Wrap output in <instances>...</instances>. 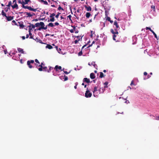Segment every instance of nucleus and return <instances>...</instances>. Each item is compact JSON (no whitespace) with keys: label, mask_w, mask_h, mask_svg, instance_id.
<instances>
[{"label":"nucleus","mask_w":159,"mask_h":159,"mask_svg":"<svg viewBox=\"0 0 159 159\" xmlns=\"http://www.w3.org/2000/svg\"><path fill=\"white\" fill-rule=\"evenodd\" d=\"M74 15L75 16V17H76V19H77V20H78L79 19V17H78V16H75V15Z\"/></svg>","instance_id":"61"},{"label":"nucleus","mask_w":159,"mask_h":159,"mask_svg":"<svg viewBox=\"0 0 159 159\" xmlns=\"http://www.w3.org/2000/svg\"><path fill=\"white\" fill-rule=\"evenodd\" d=\"M34 62V61L33 60H31L30 61V63H33Z\"/></svg>","instance_id":"46"},{"label":"nucleus","mask_w":159,"mask_h":159,"mask_svg":"<svg viewBox=\"0 0 159 159\" xmlns=\"http://www.w3.org/2000/svg\"><path fill=\"white\" fill-rule=\"evenodd\" d=\"M18 51L19 52H20L21 53L24 54V51L23 49L20 48H17Z\"/></svg>","instance_id":"14"},{"label":"nucleus","mask_w":159,"mask_h":159,"mask_svg":"<svg viewBox=\"0 0 159 159\" xmlns=\"http://www.w3.org/2000/svg\"><path fill=\"white\" fill-rule=\"evenodd\" d=\"M29 2H31V1L30 0H24V1H23V6H22V7L25 9H27L31 11L35 12L37 10L38 8L34 9L32 8L30 6H25V5L27 4Z\"/></svg>","instance_id":"1"},{"label":"nucleus","mask_w":159,"mask_h":159,"mask_svg":"<svg viewBox=\"0 0 159 159\" xmlns=\"http://www.w3.org/2000/svg\"><path fill=\"white\" fill-rule=\"evenodd\" d=\"M55 15V14L54 13H53L52 14H50V17H53Z\"/></svg>","instance_id":"30"},{"label":"nucleus","mask_w":159,"mask_h":159,"mask_svg":"<svg viewBox=\"0 0 159 159\" xmlns=\"http://www.w3.org/2000/svg\"><path fill=\"white\" fill-rule=\"evenodd\" d=\"M37 42H39L41 43H43L42 42V41L39 39H38V38H36L35 39H34Z\"/></svg>","instance_id":"22"},{"label":"nucleus","mask_w":159,"mask_h":159,"mask_svg":"<svg viewBox=\"0 0 159 159\" xmlns=\"http://www.w3.org/2000/svg\"><path fill=\"white\" fill-rule=\"evenodd\" d=\"M6 18H7V21H10L11 20H12L13 19L14 16H7V17H6Z\"/></svg>","instance_id":"10"},{"label":"nucleus","mask_w":159,"mask_h":159,"mask_svg":"<svg viewBox=\"0 0 159 159\" xmlns=\"http://www.w3.org/2000/svg\"><path fill=\"white\" fill-rule=\"evenodd\" d=\"M30 35V39H33V37L32 36V33H31V34H29Z\"/></svg>","instance_id":"50"},{"label":"nucleus","mask_w":159,"mask_h":159,"mask_svg":"<svg viewBox=\"0 0 159 159\" xmlns=\"http://www.w3.org/2000/svg\"><path fill=\"white\" fill-rule=\"evenodd\" d=\"M151 32L153 33V34H154V37H155L157 39V40L158 39V38L157 37V34H156L153 31V30L151 31Z\"/></svg>","instance_id":"21"},{"label":"nucleus","mask_w":159,"mask_h":159,"mask_svg":"<svg viewBox=\"0 0 159 159\" xmlns=\"http://www.w3.org/2000/svg\"><path fill=\"white\" fill-rule=\"evenodd\" d=\"M64 77V81H66L68 80V78L67 76H66L65 75Z\"/></svg>","instance_id":"37"},{"label":"nucleus","mask_w":159,"mask_h":159,"mask_svg":"<svg viewBox=\"0 0 159 159\" xmlns=\"http://www.w3.org/2000/svg\"><path fill=\"white\" fill-rule=\"evenodd\" d=\"M97 89H98V87H94V90L93 91V93H94V92L97 91Z\"/></svg>","instance_id":"31"},{"label":"nucleus","mask_w":159,"mask_h":159,"mask_svg":"<svg viewBox=\"0 0 159 159\" xmlns=\"http://www.w3.org/2000/svg\"><path fill=\"white\" fill-rule=\"evenodd\" d=\"M40 26H41V27L39 28L38 29V30L39 31L41 30V29L46 30L47 29L48 25L44 27L45 25L43 22H41L40 23H37L35 24L36 27H38Z\"/></svg>","instance_id":"2"},{"label":"nucleus","mask_w":159,"mask_h":159,"mask_svg":"<svg viewBox=\"0 0 159 159\" xmlns=\"http://www.w3.org/2000/svg\"><path fill=\"white\" fill-rule=\"evenodd\" d=\"M18 2L19 3L21 4L22 5V6H23V0H22V1H21V0H18Z\"/></svg>","instance_id":"28"},{"label":"nucleus","mask_w":159,"mask_h":159,"mask_svg":"<svg viewBox=\"0 0 159 159\" xmlns=\"http://www.w3.org/2000/svg\"><path fill=\"white\" fill-rule=\"evenodd\" d=\"M27 65L30 68H32L33 67L31 65V64L30 62V61H28L27 62Z\"/></svg>","instance_id":"17"},{"label":"nucleus","mask_w":159,"mask_h":159,"mask_svg":"<svg viewBox=\"0 0 159 159\" xmlns=\"http://www.w3.org/2000/svg\"><path fill=\"white\" fill-rule=\"evenodd\" d=\"M83 52L82 51H80L78 53V56H81L82 55Z\"/></svg>","instance_id":"34"},{"label":"nucleus","mask_w":159,"mask_h":159,"mask_svg":"<svg viewBox=\"0 0 159 159\" xmlns=\"http://www.w3.org/2000/svg\"><path fill=\"white\" fill-rule=\"evenodd\" d=\"M9 8H7L6 7L5 8V11L6 12H7V11H8V9Z\"/></svg>","instance_id":"48"},{"label":"nucleus","mask_w":159,"mask_h":159,"mask_svg":"<svg viewBox=\"0 0 159 159\" xmlns=\"http://www.w3.org/2000/svg\"><path fill=\"white\" fill-rule=\"evenodd\" d=\"M82 85L84 86V87L85 88L86 87L87 85L86 84L84 85V83H83L82 84Z\"/></svg>","instance_id":"49"},{"label":"nucleus","mask_w":159,"mask_h":159,"mask_svg":"<svg viewBox=\"0 0 159 159\" xmlns=\"http://www.w3.org/2000/svg\"><path fill=\"white\" fill-rule=\"evenodd\" d=\"M85 16L87 18H89L91 16V14L89 12H88L86 13Z\"/></svg>","instance_id":"16"},{"label":"nucleus","mask_w":159,"mask_h":159,"mask_svg":"<svg viewBox=\"0 0 159 159\" xmlns=\"http://www.w3.org/2000/svg\"><path fill=\"white\" fill-rule=\"evenodd\" d=\"M29 37V35L28 34H27L26 35V38L27 39Z\"/></svg>","instance_id":"62"},{"label":"nucleus","mask_w":159,"mask_h":159,"mask_svg":"<svg viewBox=\"0 0 159 159\" xmlns=\"http://www.w3.org/2000/svg\"><path fill=\"white\" fill-rule=\"evenodd\" d=\"M46 48H48L49 49H51L52 48V47L50 44H47L46 46Z\"/></svg>","instance_id":"18"},{"label":"nucleus","mask_w":159,"mask_h":159,"mask_svg":"<svg viewBox=\"0 0 159 159\" xmlns=\"http://www.w3.org/2000/svg\"><path fill=\"white\" fill-rule=\"evenodd\" d=\"M143 74L145 75H148V73H147V72H144Z\"/></svg>","instance_id":"56"},{"label":"nucleus","mask_w":159,"mask_h":159,"mask_svg":"<svg viewBox=\"0 0 159 159\" xmlns=\"http://www.w3.org/2000/svg\"><path fill=\"white\" fill-rule=\"evenodd\" d=\"M95 43V42H94V41H93V42H92V44H91V45H89V46H88V47L86 48H88L89 47H90L92 46V45H93V43Z\"/></svg>","instance_id":"39"},{"label":"nucleus","mask_w":159,"mask_h":159,"mask_svg":"<svg viewBox=\"0 0 159 159\" xmlns=\"http://www.w3.org/2000/svg\"><path fill=\"white\" fill-rule=\"evenodd\" d=\"M22 39L23 40H24L25 39V37L24 36H23L22 37Z\"/></svg>","instance_id":"63"},{"label":"nucleus","mask_w":159,"mask_h":159,"mask_svg":"<svg viewBox=\"0 0 159 159\" xmlns=\"http://www.w3.org/2000/svg\"><path fill=\"white\" fill-rule=\"evenodd\" d=\"M55 48H56L57 50V51H58V52L59 53H60L59 51V49H58V47L57 46H55Z\"/></svg>","instance_id":"52"},{"label":"nucleus","mask_w":159,"mask_h":159,"mask_svg":"<svg viewBox=\"0 0 159 159\" xmlns=\"http://www.w3.org/2000/svg\"><path fill=\"white\" fill-rule=\"evenodd\" d=\"M75 85L74 86V88L76 89H77V85L78 84V83L77 82H76L75 83Z\"/></svg>","instance_id":"43"},{"label":"nucleus","mask_w":159,"mask_h":159,"mask_svg":"<svg viewBox=\"0 0 159 159\" xmlns=\"http://www.w3.org/2000/svg\"><path fill=\"white\" fill-rule=\"evenodd\" d=\"M114 25L116 26V29L117 30L118 29H119L120 27L119 25H118V23L116 21H115L114 23Z\"/></svg>","instance_id":"9"},{"label":"nucleus","mask_w":159,"mask_h":159,"mask_svg":"<svg viewBox=\"0 0 159 159\" xmlns=\"http://www.w3.org/2000/svg\"><path fill=\"white\" fill-rule=\"evenodd\" d=\"M67 17L69 18V19L70 20V21H72V20H71V16L70 15L69 16H67Z\"/></svg>","instance_id":"33"},{"label":"nucleus","mask_w":159,"mask_h":159,"mask_svg":"<svg viewBox=\"0 0 159 159\" xmlns=\"http://www.w3.org/2000/svg\"><path fill=\"white\" fill-rule=\"evenodd\" d=\"M84 7L86 9V10L87 11H90L92 10V8L90 6H87L85 5L84 6Z\"/></svg>","instance_id":"8"},{"label":"nucleus","mask_w":159,"mask_h":159,"mask_svg":"<svg viewBox=\"0 0 159 159\" xmlns=\"http://www.w3.org/2000/svg\"><path fill=\"white\" fill-rule=\"evenodd\" d=\"M18 25H19L20 26V28H23L24 27V25H23L22 22H18Z\"/></svg>","instance_id":"13"},{"label":"nucleus","mask_w":159,"mask_h":159,"mask_svg":"<svg viewBox=\"0 0 159 159\" xmlns=\"http://www.w3.org/2000/svg\"><path fill=\"white\" fill-rule=\"evenodd\" d=\"M1 13H2V15L3 16H5L6 17H7V16L6 15V14L4 12L3 10H2Z\"/></svg>","instance_id":"25"},{"label":"nucleus","mask_w":159,"mask_h":159,"mask_svg":"<svg viewBox=\"0 0 159 159\" xmlns=\"http://www.w3.org/2000/svg\"><path fill=\"white\" fill-rule=\"evenodd\" d=\"M39 66L40 67L38 68L39 70L40 71H43V66L40 65H39Z\"/></svg>","instance_id":"19"},{"label":"nucleus","mask_w":159,"mask_h":159,"mask_svg":"<svg viewBox=\"0 0 159 159\" xmlns=\"http://www.w3.org/2000/svg\"><path fill=\"white\" fill-rule=\"evenodd\" d=\"M43 2V3L44 4L46 5L48 4V3L46 1H44Z\"/></svg>","instance_id":"42"},{"label":"nucleus","mask_w":159,"mask_h":159,"mask_svg":"<svg viewBox=\"0 0 159 159\" xmlns=\"http://www.w3.org/2000/svg\"><path fill=\"white\" fill-rule=\"evenodd\" d=\"M80 40V39H79L78 40H75V41H74V43L75 44H77L78 42H79V41Z\"/></svg>","instance_id":"41"},{"label":"nucleus","mask_w":159,"mask_h":159,"mask_svg":"<svg viewBox=\"0 0 159 159\" xmlns=\"http://www.w3.org/2000/svg\"><path fill=\"white\" fill-rule=\"evenodd\" d=\"M20 63L21 64H23V60L22 59H21L20 60Z\"/></svg>","instance_id":"54"},{"label":"nucleus","mask_w":159,"mask_h":159,"mask_svg":"<svg viewBox=\"0 0 159 159\" xmlns=\"http://www.w3.org/2000/svg\"><path fill=\"white\" fill-rule=\"evenodd\" d=\"M12 23L16 25H18V24L16 23V22L14 20H13L12 21Z\"/></svg>","instance_id":"36"},{"label":"nucleus","mask_w":159,"mask_h":159,"mask_svg":"<svg viewBox=\"0 0 159 159\" xmlns=\"http://www.w3.org/2000/svg\"><path fill=\"white\" fill-rule=\"evenodd\" d=\"M29 24L30 25L28 26V27L29 28V34H31V31L32 29L36 27L35 24V25H34L32 24H31L30 23H29Z\"/></svg>","instance_id":"6"},{"label":"nucleus","mask_w":159,"mask_h":159,"mask_svg":"<svg viewBox=\"0 0 159 159\" xmlns=\"http://www.w3.org/2000/svg\"><path fill=\"white\" fill-rule=\"evenodd\" d=\"M43 69L44 71H47V67L46 66L43 67Z\"/></svg>","instance_id":"29"},{"label":"nucleus","mask_w":159,"mask_h":159,"mask_svg":"<svg viewBox=\"0 0 159 159\" xmlns=\"http://www.w3.org/2000/svg\"><path fill=\"white\" fill-rule=\"evenodd\" d=\"M100 75L99 77L101 78H102L104 76L103 73L102 72H100Z\"/></svg>","instance_id":"24"},{"label":"nucleus","mask_w":159,"mask_h":159,"mask_svg":"<svg viewBox=\"0 0 159 159\" xmlns=\"http://www.w3.org/2000/svg\"><path fill=\"white\" fill-rule=\"evenodd\" d=\"M25 13L26 14V15H27L26 17H31L33 16V15L31 14L30 13L25 12Z\"/></svg>","instance_id":"15"},{"label":"nucleus","mask_w":159,"mask_h":159,"mask_svg":"<svg viewBox=\"0 0 159 159\" xmlns=\"http://www.w3.org/2000/svg\"><path fill=\"white\" fill-rule=\"evenodd\" d=\"M115 31L113 29H111V32L112 33L113 35V40L116 41V37H117V35L118 34V32L117 30L116 29H115Z\"/></svg>","instance_id":"3"},{"label":"nucleus","mask_w":159,"mask_h":159,"mask_svg":"<svg viewBox=\"0 0 159 159\" xmlns=\"http://www.w3.org/2000/svg\"><path fill=\"white\" fill-rule=\"evenodd\" d=\"M146 30H149L150 31H151L152 30L151 29V28L149 27H146Z\"/></svg>","instance_id":"40"},{"label":"nucleus","mask_w":159,"mask_h":159,"mask_svg":"<svg viewBox=\"0 0 159 159\" xmlns=\"http://www.w3.org/2000/svg\"><path fill=\"white\" fill-rule=\"evenodd\" d=\"M108 84V82H105V83H104V84L105 85H107Z\"/></svg>","instance_id":"51"},{"label":"nucleus","mask_w":159,"mask_h":159,"mask_svg":"<svg viewBox=\"0 0 159 159\" xmlns=\"http://www.w3.org/2000/svg\"><path fill=\"white\" fill-rule=\"evenodd\" d=\"M61 68L62 67L61 66H58V65H56L54 68V69L56 71H58V70H61V71L63 70H64V68H63V70H61Z\"/></svg>","instance_id":"7"},{"label":"nucleus","mask_w":159,"mask_h":159,"mask_svg":"<svg viewBox=\"0 0 159 159\" xmlns=\"http://www.w3.org/2000/svg\"><path fill=\"white\" fill-rule=\"evenodd\" d=\"M106 20L110 21L111 23H113V21L111 20L110 18L109 17L107 16L106 18Z\"/></svg>","instance_id":"20"},{"label":"nucleus","mask_w":159,"mask_h":159,"mask_svg":"<svg viewBox=\"0 0 159 159\" xmlns=\"http://www.w3.org/2000/svg\"><path fill=\"white\" fill-rule=\"evenodd\" d=\"M61 14V13L60 12H58L57 14L55 16V17L56 18H58L60 15Z\"/></svg>","instance_id":"38"},{"label":"nucleus","mask_w":159,"mask_h":159,"mask_svg":"<svg viewBox=\"0 0 159 159\" xmlns=\"http://www.w3.org/2000/svg\"><path fill=\"white\" fill-rule=\"evenodd\" d=\"M4 53L6 54L7 52V51L6 50H4Z\"/></svg>","instance_id":"59"},{"label":"nucleus","mask_w":159,"mask_h":159,"mask_svg":"<svg viewBox=\"0 0 159 159\" xmlns=\"http://www.w3.org/2000/svg\"><path fill=\"white\" fill-rule=\"evenodd\" d=\"M72 26V27H73V30H74V31H75V30H76V28H75V26Z\"/></svg>","instance_id":"45"},{"label":"nucleus","mask_w":159,"mask_h":159,"mask_svg":"<svg viewBox=\"0 0 159 159\" xmlns=\"http://www.w3.org/2000/svg\"><path fill=\"white\" fill-rule=\"evenodd\" d=\"M51 18L49 20H48V22L51 21V22H53L55 20V19L54 17H51Z\"/></svg>","instance_id":"23"},{"label":"nucleus","mask_w":159,"mask_h":159,"mask_svg":"<svg viewBox=\"0 0 159 159\" xmlns=\"http://www.w3.org/2000/svg\"><path fill=\"white\" fill-rule=\"evenodd\" d=\"M90 77L92 79H94L95 78V75L93 73H92L90 74Z\"/></svg>","instance_id":"12"},{"label":"nucleus","mask_w":159,"mask_h":159,"mask_svg":"<svg viewBox=\"0 0 159 159\" xmlns=\"http://www.w3.org/2000/svg\"><path fill=\"white\" fill-rule=\"evenodd\" d=\"M55 25H59V23L57 22H56L55 23Z\"/></svg>","instance_id":"47"},{"label":"nucleus","mask_w":159,"mask_h":159,"mask_svg":"<svg viewBox=\"0 0 159 159\" xmlns=\"http://www.w3.org/2000/svg\"><path fill=\"white\" fill-rule=\"evenodd\" d=\"M48 26H50L51 27H52L54 26L53 24L52 23H49L48 25Z\"/></svg>","instance_id":"26"},{"label":"nucleus","mask_w":159,"mask_h":159,"mask_svg":"<svg viewBox=\"0 0 159 159\" xmlns=\"http://www.w3.org/2000/svg\"><path fill=\"white\" fill-rule=\"evenodd\" d=\"M151 8L153 9V10H154V11H155V7L154 6L152 5L151 6Z\"/></svg>","instance_id":"35"},{"label":"nucleus","mask_w":159,"mask_h":159,"mask_svg":"<svg viewBox=\"0 0 159 159\" xmlns=\"http://www.w3.org/2000/svg\"><path fill=\"white\" fill-rule=\"evenodd\" d=\"M35 61L37 63H38L39 64V61L37 59H35Z\"/></svg>","instance_id":"44"},{"label":"nucleus","mask_w":159,"mask_h":159,"mask_svg":"<svg viewBox=\"0 0 159 159\" xmlns=\"http://www.w3.org/2000/svg\"><path fill=\"white\" fill-rule=\"evenodd\" d=\"M53 69V68L52 67L50 66L49 67V70H47V72H50L51 70H52Z\"/></svg>","instance_id":"27"},{"label":"nucleus","mask_w":159,"mask_h":159,"mask_svg":"<svg viewBox=\"0 0 159 159\" xmlns=\"http://www.w3.org/2000/svg\"><path fill=\"white\" fill-rule=\"evenodd\" d=\"M58 10H64L60 6H59V7L58 8Z\"/></svg>","instance_id":"32"},{"label":"nucleus","mask_w":159,"mask_h":159,"mask_svg":"<svg viewBox=\"0 0 159 159\" xmlns=\"http://www.w3.org/2000/svg\"><path fill=\"white\" fill-rule=\"evenodd\" d=\"M70 32L71 33H73L74 32V30H73V29H71V30H70Z\"/></svg>","instance_id":"53"},{"label":"nucleus","mask_w":159,"mask_h":159,"mask_svg":"<svg viewBox=\"0 0 159 159\" xmlns=\"http://www.w3.org/2000/svg\"><path fill=\"white\" fill-rule=\"evenodd\" d=\"M92 94L88 90V88L87 89V90L86 91L85 93V96L86 98H90L91 97Z\"/></svg>","instance_id":"5"},{"label":"nucleus","mask_w":159,"mask_h":159,"mask_svg":"<svg viewBox=\"0 0 159 159\" xmlns=\"http://www.w3.org/2000/svg\"><path fill=\"white\" fill-rule=\"evenodd\" d=\"M133 84H134V81L133 80H132L131 82V83L130 84V85H132Z\"/></svg>","instance_id":"57"},{"label":"nucleus","mask_w":159,"mask_h":159,"mask_svg":"<svg viewBox=\"0 0 159 159\" xmlns=\"http://www.w3.org/2000/svg\"><path fill=\"white\" fill-rule=\"evenodd\" d=\"M87 45V44H85V45H84V46H83L82 48V49L83 48H84L86 46V45Z\"/></svg>","instance_id":"60"},{"label":"nucleus","mask_w":159,"mask_h":159,"mask_svg":"<svg viewBox=\"0 0 159 159\" xmlns=\"http://www.w3.org/2000/svg\"><path fill=\"white\" fill-rule=\"evenodd\" d=\"M75 31V33H78L79 32V31L78 30H76Z\"/></svg>","instance_id":"64"},{"label":"nucleus","mask_w":159,"mask_h":159,"mask_svg":"<svg viewBox=\"0 0 159 159\" xmlns=\"http://www.w3.org/2000/svg\"><path fill=\"white\" fill-rule=\"evenodd\" d=\"M83 82H86L87 83H89L90 82L89 79H88L87 78H85L83 80Z\"/></svg>","instance_id":"11"},{"label":"nucleus","mask_w":159,"mask_h":159,"mask_svg":"<svg viewBox=\"0 0 159 159\" xmlns=\"http://www.w3.org/2000/svg\"><path fill=\"white\" fill-rule=\"evenodd\" d=\"M64 73L66 74H68L69 73L67 71H64Z\"/></svg>","instance_id":"58"},{"label":"nucleus","mask_w":159,"mask_h":159,"mask_svg":"<svg viewBox=\"0 0 159 159\" xmlns=\"http://www.w3.org/2000/svg\"><path fill=\"white\" fill-rule=\"evenodd\" d=\"M107 11H105V16H107H107H107V15H107Z\"/></svg>","instance_id":"55"},{"label":"nucleus","mask_w":159,"mask_h":159,"mask_svg":"<svg viewBox=\"0 0 159 159\" xmlns=\"http://www.w3.org/2000/svg\"><path fill=\"white\" fill-rule=\"evenodd\" d=\"M11 1H10L9 2L7 6L9 7L11 6L13 9L16 8V9H18V7L16 3H15L14 5H11Z\"/></svg>","instance_id":"4"}]
</instances>
